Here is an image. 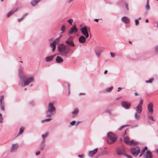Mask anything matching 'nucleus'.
<instances>
[{
	"mask_svg": "<svg viewBox=\"0 0 158 158\" xmlns=\"http://www.w3.org/2000/svg\"><path fill=\"white\" fill-rule=\"evenodd\" d=\"M56 62L58 63H61L63 61V60L60 56H58L56 58Z\"/></svg>",
	"mask_w": 158,
	"mask_h": 158,
	"instance_id": "obj_20",
	"label": "nucleus"
},
{
	"mask_svg": "<svg viewBox=\"0 0 158 158\" xmlns=\"http://www.w3.org/2000/svg\"><path fill=\"white\" fill-rule=\"evenodd\" d=\"M98 150V148L95 149L93 151H90L89 152V155L92 157L97 152Z\"/></svg>",
	"mask_w": 158,
	"mask_h": 158,
	"instance_id": "obj_15",
	"label": "nucleus"
},
{
	"mask_svg": "<svg viewBox=\"0 0 158 158\" xmlns=\"http://www.w3.org/2000/svg\"><path fill=\"white\" fill-rule=\"evenodd\" d=\"M56 44L55 43V42H53L50 44V46L51 48H52V51L54 52V51L55 50L56 48Z\"/></svg>",
	"mask_w": 158,
	"mask_h": 158,
	"instance_id": "obj_18",
	"label": "nucleus"
},
{
	"mask_svg": "<svg viewBox=\"0 0 158 158\" xmlns=\"http://www.w3.org/2000/svg\"><path fill=\"white\" fill-rule=\"evenodd\" d=\"M39 1V0H34L31 2V4L32 6H34L38 3Z\"/></svg>",
	"mask_w": 158,
	"mask_h": 158,
	"instance_id": "obj_23",
	"label": "nucleus"
},
{
	"mask_svg": "<svg viewBox=\"0 0 158 158\" xmlns=\"http://www.w3.org/2000/svg\"><path fill=\"white\" fill-rule=\"evenodd\" d=\"M65 43L73 47L75 46V44L73 43V38L72 37H70L65 42Z\"/></svg>",
	"mask_w": 158,
	"mask_h": 158,
	"instance_id": "obj_10",
	"label": "nucleus"
},
{
	"mask_svg": "<svg viewBox=\"0 0 158 158\" xmlns=\"http://www.w3.org/2000/svg\"><path fill=\"white\" fill-rule=\"evenodd\" d=\"M117 154L118 155H121L123 154V152H122L120 150H118L117 152Z\"/></svg>",
	"mask_w": 158,
	"mask_h": 158,
	"instance_id": "obj_33",
	"label": "nucleus"
},
{
	"mask_svg": "<svg viewBox=\"0 0 158 158\" xmlns=\"http://www.w3.org/2000/svg\"><path fill=\"white\" fill-rule=\"evenodd\" d=\"M65 46L63 44H60L58 47V51L60 52V54L63 56H65L69 52V51H65Z\"/></svg>",
	"mask_w": 158,
	"mask_h": 158,
	"instance_id": "obj_3",
	"label": "nucleus"
},
{
	"mask_svg": "<svg viewBox=\"0 0 158 158\" xmlns=\"http://www.w3.org/2000/svg\"><path fill=\"white\" fill-rule=\"evenodd\" d=\"M155 51L156 52H158V46L156 47Z\"/></svg>",
	"mask_w": 158,
	"mask_h": 158,
	"instance_id": "obj_43",
	"label": "nucleus"
},
{
	"mask_svg": "<svg viewBox=\"0 0 158 158\" xmlns=\"http://www.w3.org/2000/svg\"><path fill=\"white\" fill-rule=\"evenodd\" d=\"M113 88V87H110L107 88L106 89V91L107 92H110L112 89Z\"/></svg>",
	"mask_w": 158,
	"mask_h": 158,
	"instance_id": "obj_31",
	"label": "nucleus"
},
{
	"mask_svg": "<svg viewBox=\"0 0 158 158\" xmlns=\"http://www.w3.org/2000/svg\"><path fill=\"white\" fill-rule=\"evenodd\" d=\"M110 54L111 56L112 57H114L115 56V55L114 53H113L112 52H110Z\"/></svg>",
	"mask_w": 158,
	"mask_h": 158,
	"instance_id": "obj_40",
	"label": "nucleus"
},
{
	"mask_svg": "<svg viewBox=\"0 0 158 158\" xmlns=\"http://www.w3.org/2000/svg\"><path fill=\"white\" fill-rule=\"evenodd\" d=\"M148 118H149V119H151L153 121H155V120H154L152 116H149L148 117Z\"/></svg>",
	"mask_w": 158,
	"mask_h": 158,
	"instance_id": "obj_39",
	"label": "nucleus"
},
{
	"mask_svg": "<svg viewBox=\"0 0 158 158\" xmlns=\"http://www.w3.org/2000/svg\"><path fill=\"white\" fill-rule=\"evenodd\" d=\"M108 71L107 70H105L104 72V73L105 74H106L107 73Z\"/></svg>",
	"mask_w": 158,
	"mask_h": 158,
	"instance_id": "obj_52",
	"label": "nucleus"
},
{
	"mask_svg": "<svg viewBox=\"0 0 158 158\" xmlns=\"http://www.w3.org/2000/svg\"><path fill=\"white\" fill-rule=\"evenodd\" d=\"M48 109L47 112V115L51 117V115L56 113V108L54 106L53 103H49L48 107Z\"/></svg>",
	"mask_w": 158,
	"mask_h": 158,
	"instance_id": "obj_2",
	"label": "nucleus"
},
{
	"mask_svg": "<svg viewBox=\"0 0 158 158\" xmlns=\"http://www.w3.org/2000/svg\"><path fill=\"white\" fill-rule=\"evenodd\" d=\"M122 89V88L120 87H119L118 88V90H117L118 92H119V91H120Z\"/></svg>",
	"mask_w": 158,
	"mask_h": 158,
	"instance_id": "obj_51",
	"label": "nucleus"
},
{
	"mask_svg": "<svg viewBox=\"0 0 158 158\" xmlns=\"http://www.w3.org/2000/svg\"><path fill=\"white\" fill-rule=\"evenodd\" d=\"M157 131L158 133V129L157 130Z\"/></svg>",
	"mask_w": 158,
	"mask_h": 158,
	"instance_id": "obj_64",
	"label": "nucleus"
},
{
	"mask_svg": "<svg viewBox=\"0 0 158 158\" xmlns=\"http://www.w3.org/2000/svg\"><path fill=\"white\" fill-rule=\"evenodd\" d=\"M51 119H52L51 118H48V119H46L45 120H42V123H43L44 121H50Z\"/></svg>",
	"mask_w": 158,
	"mask_h": 158,
	"instance_id": "obj_36",
	"label": "nucleus"
},
{
	"mask_svg": "<svg viewBox=\"0 0 158 158\" xmlns=\"http://www.w3.org/2000/svg\"><path fill=\"white\" fill-rule=\"evenodd\" d=\"M4 0H1V2H3V1Z\"/></svg>",
	"mask_w": 158,
	"mask_h": 158,
	"instance_id": "obj_63",
	"label": "nucleus"
},
{
	"mask_svg": "<svg viewBox=\"0 0 158 158\" xmlns=\"http://www.w3.org/2000/svg\"><path fill=\"white\" fill-rule=\"evenodd\" d=\"M34 81V79L33 77H31L29 78H26L25 80L24 83L23 82H21V85L22 87L26 86L28 85L30 83Z\"/></svg>",
	"mask_w": 158,
	"mask_h": 158,
	"instance_id": "obj_6",
	"label": "nucleus"
},
{
	"mask_svg": "<svg viewBox=\"0 0 158 158\" xmlns=\"http://www.w3.org/2000/svg\"><path fill=\"white\" fill-rule=\"evenodd\" d=\"M48 133L46 132L44 134H42V137L43 139V140L48 136Z\"/></svg>",
	"mask_w": 158,
	"mask_h": 158,
	"instance_id": "obj_25",
	"label": "nucleus"
},
{
	"mask_svg": "<svg viewBox=\"0 0 158 158\" xmlns=\"http://www.w3.org/2000/svg\"><path fill=\"white\" fill-rule=\"evenodd\" d=\"M146 9H147V10H149L150 8V6L148 4V2L147 3V4L146 6Z\"/></svg>",
	"mask_w": 158,
	"mask_h": 158,
	"instance_id": "obj_38",
	"label": "nucleus"
},
{
	"mask_svg": "<svg viewBox=\"0 0 158 158\" xmlns=\"http://www.w3.org/2000/svg\"><path fill=\"white\" fill-rule=\"evenodd\" d=\"M135 25H137L139 23V21L138 19H136L135 20Z\"/></svg>",
	"mask_w": 158,
	"mask_h": 158,
	"instance_id": "obj_41",
	"label": "nucleus"
},
{
	"mask_svg": "<svg viewBox=\"0 0 158 158\" xmlns=\"http://www.w3.org/2000/svg\"><path fill=\"white\" fill-rule=\"evenodd\" d=\"M122 20L123 22L126 23H129V19L126 17H123L122 19Z\"/></svg>",
	"mask_w": 158,
	"mask_h": 158,
	"instance_id": "obj_21",
	"label": "nucleus"
},
{
	"mask_svg": "<svg viewBox=\"0 0 158 158\" xmlns=\"http://www.w3.org/2000/svg\"><path fill=\"white\" fill-rule=\"evenodd\" d=\"M154 80L153 78H151L149 79L148 80L146 81V82L147 83H151Z\"/></svg>",
	"mask_w": 158,
	"mask_h": 158,
	"instance_id": "obj_29",
	"label": "nucleus"
},
{
	"mask_svg": "<svg viewBox=\"0 0 158 158\" xmlns=\"http://www.w3.org/2000/svg\"><path fill=\"white\" fill-rule=\"evenodd\" d=\"M127 129H126V130H125V133H124V134L123 135H126V131H127Z\"/></svg>",
	"mask_w": 158,
	"mask_h": 158,
	"instance_id": "obj_58",
	"label": "nucleus"
},
{
	"mask_svg": "<svg viewBox=\"0 0 158 158\" xmlns=\"http://www.w3.org/2000/svg\"><path fill=\"white\" fill-rule=\"evenodd\" d=\"M132 155L135 156H137L140 152V149L139 147L137 146L131 148L130 149Z\"/></svg>",
	"mask_w": 158,
	"mask_h": 158,
	"instance_id": "obj_4",
	"label": "nucleus"
},
{
	"mask_svg": "<svg viewBox=\"0 0 158 158\" xmlns=\"http://www.w3.org/2000/svg\"><path fill=\"white\" fill-rule=\"evenodd\" d=\"M17 10V8L14 9L11 11L9 12L7 15V17H9L11 15H12L15 12H16Z\"/></svg>",
	"mask_w": 158,
	"mask_h": 158,
	"instance_id": "obj_19",
	"label": "nucleus"
},
{
	"mask_svg": "<svg viewBox=\"0 0 158 158\" xmlns=\"http://www.w3.org/2000/svg\"><path fill=\"white\" fill-rule=\"evenodd\" d=\"M141 19V17H139V18H138V19H139V20H140V19Z\"/></svg>",
	"mask_w": 158,
	"mask_h": 158,
	"instance_id": "obj_60",
	"label": "nucleus"
},
{
	"mask_svg": "<svg viewBox=\"0 0 158 158\" xmlns=\"http://www.w3.org/2000/svg\"><path fill=\"white\" fill-rule=\"evenodd\" d=\"M143 101L141 99L140 100L139 104L136 107L135 110L136 112L138 114H140L142 111V106L143 104Z\"/></svg>",
	"mask_w": 158,
	"mask_h": 158,
	"instance_id": "obj_7",
	"label": "nucleus"
},
{
	"mask_svg": "<svg viewBox=\"0 0 158 158\" xmlns=\"http://www.w3.org/2000/svg\"><path fill=\"white\" fill-rule=\"evenodd\" d=\"M3 117L2 114L0 113V123H2Z\"/></svg>",
	"mask_w": 158,
	"mask_h": 158,
	"instance_id": "obj_32",
	"label": "nucleus"
},
{
	"mask_svg": "<svg viewBox=\"0 0 158 158\" xmlns=\"http://www.w3.org/2000/svg\"><path fill=\"white\" fill-rule=\"evenodd\" d=\"M147 108L148 112L151 114H152L153 112V104L152 102L149 103L147 106Z\"/></svg>",
	"mask_w": 158,
	"mask_h": 158,
	"instance_id": "obj_9",
	"label": "nucleus"
},
{
	"mask_svg": "<svg viewBox=\"0 0 158 158\" xmlns=\"http://www.w3.org/2000/svg\"><path fill=\"white\" fill-rule=\"evenodd\" d=\"M96 55L98 57H99L100 56V53L97 52H96Z\"/></svg>",
	"mask_w": 158,
	"mask_h": 158,
	"instance_id": "obj_45",
	"label": "nucleus"
},
{
	"mask_svg": "<svg viewBox=\"0 0 158 158\" xmlns=\"http://www.w3.org/2000/svg\"><path fill=\"white\" fill-rule=\"evenodd\" d=\"M145 158H152L153 155L152 152L149 150H148L144 154Z\"/></svg>",
	"mask_w": 158,
	"mask_h": 158,
	"instance_id": "obj_13",
	"label": "nucleus"
},
{
	"mask_svg": "<svg viewBox=\"0 0 158 158\" xmlns=\"http://www.w3.org/2000/svg\"><path fill=\"white\" fill-rule=\"evenodd\" d=\"M80 123V121H78L76 125H78Z\"/></svg>",
	"mask_w": 158,
	"mask_h": 158,
	"instance_id": "obj_55",
	"label": "nucleus"
},
{
	"mask_svg": "<svg viewBox=\"0 0 158 158\" xmlns=\"http://www.w3.org/2000/svg\"><path fill=\"white\" fill-rule=\"evenodd\" d=\"M24 128L23 127H21V128L20 129V130H19V134H22L23 133V132L24 131Z\"/></svg>",
	"mask_w": 158,
	"mask_h": 158,
	"instance_id": "obj_28",
	"label": "nucleus"
},
{
	"mask_svg": "<svg viewBox=\"0 0 158 158\" xmlns=\"http://www.w3.org/2000/svg\"><path fill=\"white\" fill-rule=\"evenodd\" d=\"M134 94L135 96H137L139 95V94L138 93L136 92L134 93Z\"/></svg>",
	"mask_w": 158,
	"mask_h": 158,
	"instance_id": "obj_49",
	"label": "nucleus"
},
{
	"mask_svg": "<svg viewBox=\"0 0 158 158\" xmlns=\"http://www.w3.org/2000/svg\"><path fill=\"white\" fill-rule=\"evenodd\" d=\"M143 154V152H142V153H141V154L139 155V157H141Z\"/></svg>",
	"mask_w": 158,
	"mask_h": 158,
	"instance_id": "obj_56",
	"label": "nucleus"
},
{
	"mask_svg": "<svg viewBox=\"0 0 158 158\" xmlns=\"http://www.w3.org/2000/svg\"><path fill=\"white\" fill-rule=\"evenodd\" d=\"M122 106L126 109H128L131 106V103L130 102H125L122 101L121 102Z\"/></svg>",
	"mask_w": 158,
	"mask_h": 158,
	"instance_id": "obj_11",
	"label": "nucleus"
},
{
	"mask_svg": "<svg viewBox=\"0 0 158 158\" xmlns=\"http://www.w3.org/2000/svg\"><path fill=\"white\" fill-rule=\"evenodd\" d=\"M77 31V29L76 27V25H74L72 27H71L69 32V34H72L73 33H76Z\"/></svg>",
	"mask_w": 158,
	"mask_h": 158,
	"instance_id": "obj_14",
	"label": "nucleus"
},
{
	"mask_svg": "<svg viewBox=\"0 0 158 158\" xmlns=\"http://www.w3.org/2000/svg\"><path fill=\"white\" fill-rule=\"evenodd\" d=\"M117 139L116 135L112 133H109L108 134L107 142L109 144H112L115 142Z\"/></svg>",
	"mask_w": 158,
	"mask_h": 158,
	"instance_id": "obj_1",
	"label": "nucleus"
},
{
	"mask_svg": "<svg viewBox=\"0 0 158 158\" xmlns=\"http://www.w3.org/2000/svg\"><path fill=\"white\" fill-rule=\"evenodd\" d=\"M23 19V18H20V19H18V21L19 22H20V21H21Z\"/></svg>",
	"mask_w": 158,
	"mask_h": 158,
	"instance_id": "obj_53",
	"label": "nucleus"
},
{
	"mask_svg": "<svg viewBox=\"0 0 158 158\" xmlns=\"http://www.w3.org/2000/svg\"><path fill=\"white\" fill-rule=\"evenodd\" d=\"M123 141L125 143L129 145H135L137 143V142H135L133 140H130V138L127 136L124 138Z\"/></svg>",
	"mask_w": 158,
	"mask_h": 158,
	"instance_id": "obj_5",
	"label": "nucleus"
},
{
	"mask_svg": "<svg viewBox=\"0 0 158 158\" xmlns=\"http://www.w3.org/2000/svg\"><path fill=\"white\" fill-rule=\"evenodd\" d=\"M86 38L83 36H81L79 38V41L81 43L84 44L86 42Z\"/></svg>",
	"mask_w": 158,
	"mask_h": 158,
	"instance_id": "obj_16",
	"label": "nucleus"
},
{
	"mask_svg": "<svg viewBox=\"0 0 158 158\" xmlns=\"http://www.w3.org/2000/svg\"><path fill=\"white\" fill-rule=\"evenodd\" d=\"M40 153V151H38L36 152V155H38Z\"/></svg>",
	"mask_w": 158,
	"mask_h": 158,
	"instance_id": "obj_46",
	"label": "nucleus"
},
{
	"mask_svg": "<svg viewBox=\"0 0 158 158\" xmlns=\"http://www.w3.org/2000/svg\"><path fill=\"white\" fill-rule=\"evenodd\" d=\"M62 37V35H60L59 36L58 38H57L53 42H55V43L57 44H58L59 43L60 38H61Z\"/></svg>",
	"mask_w": 158,
	"mask_h": 158,
	"instance_id": "obj_24",
	"label": "nucleus"
},
{
	"mask_svg": "<svg viewBox=\"0 0 158 158\" xmlns=\"http://www.w3.org/2000/svg\"><path fill=\"white\" fill-rule=\"evenodd\" d=\"M126 156L127 158H132V157L129 155H127Z\"/></svg>",
	"mask_w": 158,
	"mask_h": 158,
	"instance_id": "obj_47",
	"label": "nucleus"
},
{
	"mask_svg": "<svg viewBox=\"0 0 158 158\" xmlns=\"http://www.w3.org/2000/svg\"><path fill=\"white\" fill-rule=\"evenodd\" d=\"M55 55H52L50 56H48L45 58V60L47 62H49L51 61L54 57Z\"/></svg>",
	"mask_w": 158,
	"mask_h": 158,
	"instance_id": "obj_22",
	"label": "nucleus"
},
{
	"mask_svg": "<svg viewBox=\"0 0 158 158\" xmlns=\"http://www.w3.org/2000/svg\"><path fill=\"white\" fill-rule=\"evenodd\" d=\"M44 146H45V144L44 143H43L42 144L41 146V147H40L41 149V150H43V148H44Z\"/></svg>",
	"mask_w": 158,
	"mask_h": 158,
	"instance_id": "obj_37",
	"label": "nucleus"
},
{
	"mask_svg": "<svg viewBox=\"0 0 158 158\" xmlns=\"http://www.w3.org/2000/svg\"><path fill=\"white\" fill-rule=\"evenodd\" d=\"M156 152H157L158 153V149L157 150Z\"/></svg>",
	"mask_w": 158,
	"mask_h": 158,
	"instance_id": "obj_61",
	"label": "nucleus"
},
{
	"mask_svg": "<svg viewBox=\"0 0 158 158\" xmlns=\"http://www.w3.org/2000/svg\"><path fill=\"white\" fill-rule=\"evenodd\" d=\"M78 110L77 109H76L74 110V111H73L72 113L73 114L76 115L78 113Z\"/></svg>",
	"mask_w": 158,
	"mask_h": 158,
	"instance_id": "obj_27",
	"label": "nucleus"
},
{
	"mask_svg": "<svg viewBox=\"0 0 158 158\" xmlns=\"http://www.w3.org/2000/svg\"><path fill=\"white\" fill-rule=\"evenodd\" d=\"M78 156L81 158H83L84 156V155L83 154H82L81 155H79Z\"/></svg>",
	"mask_w": 158,
	"mask_h": 158,
	"instance_id": "obj_44",
	"label": "nucleus"
},
{
	"mask_svg": "<svg viewBox=\"0 0 158 158\" xmlns=\"http://www.w3.org/2000/svg\"><path fill=\"white\" fill-rule=\"evenodd\" d=\"M81 33L82 34L84 35L86 38L89 37V35L87 31V28L85 26L81 29Z\"/></svg>",
	"mask_w": 158,
	"mask_h": 158,
	"instance_id": "obj_8",
	"label": "nucleus"
},
{
	"mask_svg": "<svg viewBox=\"0 0 158 158\" xmlns=\"http://www.w3.org/2000/svg\"><path fill=\"white\" fill-rule=\"evenodd\" d=\"M61 30L62 31L61 33L64 32L66 30V27L64 25H63L61 29Z\"/></svg>",
	"mask_w": 158,
	"mask_h": 158,
	"instance_id": "obj_26",
	"label": "nucleus"
},
{
	"mask_svg": "<svg viewBox=\"0 0 158 158\" xmlns=\"http://www.w3.org/2000/svg\"><path fill=\"white\" fill-rule=\"evenodd\" d=\"M145 151H144V150L143 149H142L141 150V152H141L142 153V152H143V153H144Z\"/></svg>",
	"mask_w": 158,
	"mask_h": 158,
	"instance_id": "obj_57",
	"label": "nucleus"
},
{
	"mask_svg": "<svg viewBox=\"0 0 158 158\" xmlns=\"http://www.w3.org/2000/svg\"><path fill=\"white\" fill-rule=\"evenodd\" d=\"M128 126V125H126L122 126V127H120V128H119L118 129V130L121 131L122 130V129H123L125 127H127V126Z\"/></svg>",
	"mask_w": 158,
	"mask_h": 158,
	"instance_id": "obj_34",
	"label": "nucleus"
},
{
	"mask_svg": "<svg viewBox=\"0 0 158 158\" xmlns=\"http://www.w3.org/2000/svg\"><path fill=\"white\" fill-rule=\"evenodd\" d=\"M148 149V148L147 147L145 146L144 148L143 149L144 150V151H145V150H147V149Z\"/></svg>",
	"mask_w": 158,
	"mask_h": 158,
	"instance_id": "obj_50",
	"label": "nucleus"
},
{
	"mask_svg": "<svg viewBox=\"0 0 158 158\" xmlns=\"http://www.w3.org/2000/svg\"><path fill=\"white\" fill-rule=\"evenodd\" d=\"M67 21L68 22H69V23L71 25H72V23L73 21V19H69L68 20H67Z\"/></svg>",
	"mask_w": 158,
	"mask_h": 158,
	"instance_id": "obj_35",
	"label": "nucleus"
},
{
	"mask_svg": "<svg viewBox=\"0 0 158 158\" xmlns=\"http://www.w3.org/2000/svg\"><path fill=\"white\" fill-rule=\"evenodd\" d=\"M128 4H126V7L127 10H128Z\"/></svg>",
	"mask_w": 158,
	"mask_h": 158,
	"instance_id": "obj_48",
	"label": "nucleus"
},
{
	"mask_svg": "<svg viewBox=\"0 0 158 158\" xmlns=\"http://www.w3.org/2000/svg\"><path fill=\"white\" fill-rule=\"evenodd\" d=\"M138 114L136 112L135 114V118L137 119H139V117H140L139 115V114Z\"/></svg>",
	"mask_w": 158,
	"mask_h": 158,
	"instance_id": "obj_30",
	"label": "nucleus"
},
{
	"mask_svg": "<svg viewBox=\"0 0 158 158\" xmlns=\"http://www.w3.org/2000/svg\"><path fill=\"white\" fill-rule=\"evenodd\" d=\"M4 96H2L0 97V104L1 109L3 111L4 110Z\"/></svg>",
	"mask_w": 158,
	"mask_h": 158,
	"instance_id": "obj_12",
	"label": "nucleus"
},
{
	"mask_svg": "<svg viewBox=\"0 0 158 158\" xmlns=\"http://www.w3.org/2000/svg\"><path fill=\"white\" fill-rule=\"evenodd\" d=\"M148 19H146V20H145V22L147 23L148 22Z\"/></svg>",
	"mask_w": 158,
	"mask_h": 158,
	"instance_id": "obj_59",
	"label": "nucleus"
},
{
	"mask_svg": "<svg viewBox=\"0 0 158 158\" xmlns=\"http://www.w3.org/2000/svg\"><path fill=\"white\" fill-rule=\"evenodd\" d=\"M129 43H130V44H131V41H129Z\"/></svg>",
	"mask_w": 158,
	"mask_h": 158,
	"instance_id": "obj_62",
	"label": "nucleus"
},
{
	"mask_svg": "<svg viewBox=\"0 0 158 158\" xmlns=\"http://www.w3.org/2000/svg\"><path fill=\"white\" fill-rule=\"evenodd\" d=\"M19 146L17 144H14L12 145L11 149V152H14L18 148Z\"/></svg>",
	"mask_w": 158,
	"mask_h": 158,
	"instance_id": "obj_17",
	"label": "nucleus"
},
{
	"mask_svg": "<svg viewBox=\"0 0 158 158\" xmlns=\"http://www.w3.org/2000/svg\"><path fill=\"white\" fill-rule=\"evenodd\" d=\"M98 20H99V19H94V21H96L97 22H98Z\"/></svg>",
	"mask_w": 158,
	"mask_h": 158,
	"instance_id": "obj_54",
	"label": "nucleus"
},
{
	"mask_svg": "<svg viewBox=\"0 0 158 158\" xmlns=\"http://www.w3.org/2000/svg\"><path fill=\"white\" fill-rule=\"evenodd\" d=\"M75 123H76V122L75 121H73L72 122H71L70 124L72 125H73L75 124Z\"/></svg>",
	"mask_w": 158,
	"mask_h": 158,
	"instance_id": "obj_42",
	"label": "nucleus"
}]
</instances>
